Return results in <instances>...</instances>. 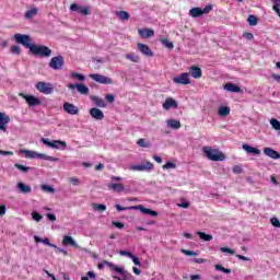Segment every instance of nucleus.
<instances>
[{
	"instance_id": "obj_48",
	"label": "nucleus",
	"mask_w": 280,
	"mask_h": 280,
	"mask_svg": "<svg viewBox=\"0 0 280 280\" xmlns=\"http://www.w3.org/2000/svg\"><path fill=\"white\" fill-rule=\"evenodd\" d=\"M43 191H47L48 194H56V189L49 185L42 186Z\"/></svg>"
},
{
	"instance_id": "obj_56",
	"label": "nucleus",
	"mask_w": 280,
	"mask_h": 280,
	"mask_svg": "<svg viewBox=\"0 0 280 280\" xmlns=\"http://www.w3.org/2000/svg\"><path fill=\"white\" fill-rule=\"evenodd\" d=\"M105 100L109 103L113 104L115 102V95L113 94H106Z\"/></svg>"
},
{
	"instance_id": "obj_35",
	"label": "nucleus",
	"mask_w": 280,
	"mask_h": 280,
	"mask_svg": "<svg viewBox=\"0 0 280 280\" xmlns=\"http://www.w3.org/2000/svg\"><path fill=\"white\" fill-rule=\"evenodd\" d=\"M21 152L23 154H25L26 159H37V156H38V152H36V151L22 150Z\"/></svg>"
},
{
	"instance_id": "obj_38",
	"label": "nucleus",
	"mask_w": 280,
	"mask_h": 280,
	"mask_svg": "<svg viewBox=\"0 0 280 280\" xmlns=\"http://www.w3.org/2000/svg\"><path fill=\"white\" fill-rule=\"evenodd\" d=\"M115 207L117 211H137L136 206L121 207V205H116Z\"/></svg>"
},
{
	"instance_id": "obj_52",
	"label": "nucleus",
	"mask_w": 280,
	"mask_h": 280,
	"mask_svg": "<svg viewBox=\"0 0 280 280\" xmlns=\"http://www.w3.org/2000/svg\"><path fill=\"white\" fill-rule=\"evenodd\" d=\"M95 273L93 271H88L86 276L82 277L81 280L95 279Z\"/></svg>"
},
{
	"instance_id": "obj_64",
	"label": "nucleus",
	"mask_w": 280,
	"mask_h": 280,
	"mask_svg": "<svg viewBox=\"0 0 280 280\" xmlns=\"http://www.w3.org/2000/svg\"><path fill=\"white\" fill-rule=\"evenodd\" d=\"M5 211H8L5 205L0 206V217L5 215Z\"/></svg>"
},
{
	"instance_id": "obj_51",
	"label": "nucleus",
	"mask_w": 280,
	"mask_h": 280,
	"mask_svg": "<svg viewBox=\"0 0 280 280\" xmlns=\"http://www.w3.org/2000/svg\"><path fill=\"white\" fill-rule=\"evenodd\" d=\"M270 222H271L272 226H276V229H280V221L277 217L271 218Z\"/></svg>"
},
{
	"instance_id": "obj_30",
	"label": "nucleus",
	"mask_w": 280,
	"mask_h": 280,
	"mask_svg": "<svg viewBox=\"0 0 280 280\" xmlns=\"http://www.w3.org/2000/svg\"><path fill=\"white\" fill-rule=\"evenodd\" d=\"M37 159H43L44 161H50L51 163H58L60 159L54 158L44 153H37Z\"/></svg>"
},
{
	"instance_id": "obj_6",
	"label": "nucleus",
	"mask_w": 280,
	"mask_h": 280,
	"mask_svg": "<svg viewBox=\"0 0 280 280\" xmlns=\"http://www.w3.org/2000/svg\"><path fill=\"white\" fill-rule=\"evenodd\" d=\"M35 89L44 95H51V93H54V84L45 81L37 82Z\"/></svg>"
},
{
	"instance_id": "obj_46",
	"label": "nucleus",
	"mask_w": 280,
	"mask_h": 280,
	"mask_svg": "<svg viewBox=\"0 0 280 280\" xmlns=\"http://www.w3.org/2000/svg\"><path fill=\"white\" fill-rule=\"evenodd\" d=\"M183 255H186L187 257H198V253L197 252H191L188 249H182Z\"/></svg>"
},
{
	"instance_id": "obj_7",
	"label": "nucleus",
	"mask_w": 280,
	"mask_h": 280,
	"mask_svg": "<svg viewBox=\"0 0 280 280\" xmlns=\"http://www.w3.org/2000/svg\"><path fill=\"white\" fill-rule=\"evenodd\" d=\"M49 67L50 69H54V71H62V67H65V57H62V55L52 57L49 61Z\"/></svg>"
},
{
	"instance_id": "obj_21",
	"label": "nucleus",
	"mask_w": 280,
	"mask_h": 280,
	"mask_svg": "<svg viewBox=\"0 0 280 280\" xmlns=\"http://www.w3.org/2000/svg\"><path fill=\"white\" fill-rule=\"evenodd\" d=\"M264 154L266 156H269V159H273V160H277V159H280V154L278 151H275V149L272 148H264Z\"/></svg>"
},
{
	"instance_id": "obj_8",
	"label": "nucleus",
	"mask_w": 280,
	"mask_h": 280,
	"mask_svg": "<svg viewBox=\"0 0 280 280\" xmlns=\"http://www.w3.org/2000/svg\"><path fill=\"white\" fill-rule=\"evenodd\" d=\"M130 170H132L133 172H152V170H154V164L148 161L141 164L131 165Z\"/></svg>"
},
{
	"instance_id": "obj_11",
	"label": "nucleus",
	"mask_w": 280,
	"mask_h": 280,
	"mask_svg": "<svg viewBox=\"0 0 280 280\" xmlns=\"http://www.w3.org/2000/svg\"><path fill=\"white\" fill-rule=\"evenodd\" d=\"M68 89H70L71 91H73V89H77L78 93H80L81 95H89L90 90L89 86L82 84V83H70L68 85Z\"/></svg>"
},
{
	"instance_id": "obj_60",
	"label": "nucleus",
	"mask_w": 280,
	"mask_h": 280,
	"mask_svg": "<svg viewBox=\"0 0 280 280\" xmlns=\"http://www.w3.org/2000/svg\"><path fill=\"white\" fill-rule=\"evenodd\" d=\"M243 37L246 38V40H253V38H255V35H253V33H244Z\"/></svg>"
},
{
	"instance_id": "obj_2",
	"label": "nucleus",
	"mask_w": 280,
	"mask_h": 280,
	"mask_svg": "<svg viewBox=\"0 0 280 280\" xmlns=\"http://www.w3.org/2000/svg\"><path fill=\"white\" fill-rule=\"evenodd\" d=\"M202 152L209 161H224V153L220 152L218 149H212L211 147H203Z\"/></svg>"
},
{
	"instance_id": "obj_43",
	"label": "nucleus",
	"mask_w": 280,
	"mask_h": 280,
	"mask_svg": "<svg viewBox=\"0 0 280 280\" xmlns=\"http://www.w3.org/2000/svg\"><path fill=\"white\" fill-rule=\"evenodd\" d=\"M247 22L249 23V25H252L253 27H255V25H257V23H258V19H257V16H255V15H249V16L247 18Z\"/></svg>"
},
{
	"instance_id": "obj_44",
	"label": "nucleus",
	"mask_w": 280,
	"mask_h": 280,
	"mask_svg": "<svg viewBox=\"0 0 280 280\" xmlns=\"http://www.w3.org/2000/svg\"><path fill=\"white\" fill-rule=\"evenodd\" d=\"M160 43H162L167 49H174V43L168 39H160Z\"/></svg>"
},
{
	"instance_id": "obj_15",
	"label": "nucleus",
	"mask_w": 280,
	"mask_h": 280,
	"mask_svg": "<svg viewBox=\"0 0 280 280\" xmlns=\"http://www.w3.org/2000/svg\"><path fill=\"white\" fill-rule=\"evenodd\" d=\"M22 97H24L25 102L28 104V106H40L42 102L40 98L34 96V95H24L22 94Z\"/></svg>"
},
{
	"instance_id": "obj_34",
	"label": "nucleus",
	"mask_w": 280,
	"mask_h": 280,
	"mask_svg": "<svg viewBox=\"0 0 280 280\" xmlns=\"http://www.w3.org/2000/svg\"><path fill=\"white\" fill-rule=\"evenodd\" d=\"M197 235L202 240V242H211V240H213V235L205 232H197Z\"/></svg>"
},
{
	"instance_id": "obj_19",
	"label": "nucleus",
	"mask_w": 280,
	"mask_h": 280,
	"mask_svg": "<svg viewBox=\"0 0 280 280\" xmlns=\"http://www.w3.org/2000/svg\"><path fill=\"white\" fill-rule=\"evenodd\" d=\"M163 108L164 110H170V108H178V102L172 97L166 98L163 103Z\"/></svg>"
},
{
	"instance_id": "obj_10",
	"label": "nucleus",
	"mask_w": 280,
	"mask_h": 280,
	"mask_svg": "<svg viewBox=\"0 0 280 280\" xmlns=\"http://www.w3.org/2000/svg\"><path fill=\"white\" fill-rule=\"evenodd\" d=\"M174 84H191V80L189 79V73L183 72L182 74L173 78Z\"/></svg>"
},
{
	"instance_id": "obj_28",
	"label": "nucleus",
	"mask_w": 280,
	"mask_h": 280,
	"mask_svg": "<svg viewBox=\"0 0 280 280\" xmlns=\"http://www.w3.org/2000/svg\"><path fill=\"white\" fill-rule=\"evenodd\" d=\"M243 150L247 152V154H256L259 155L261 154V151L255 147H250L249 144H243Z\"/></svg>"
},
{
	"instance_id": "obj_50",
	"label": "nucleus",
	"mask_w": 280,
	"mask_h": 280,
	"mask_svg": "<svg viewBox=\"0 0 280 280\" xmlns=\"http://www.w3.org/2000/svg\"><path fill=\"white\" fill-rule=\"evenodd\" d=\"M163 170H176V164L173 162H166L165 165H163Z\"/></svg>"
},
{
	"instance_id": "obj_5",
	"label": "nucleus",
	"mask_w": 280,
	"mask_h": 280,
	"mask_svg": "<svg viewBox=\"0 0 280 280\" xmlns=\"http://www.w3.org/2000/svg\"><path fill=\"white\" fill-rule=\"evenodd\" d=\"M42 143L51 148L52 150H65L67 148V142L62 140H49V138H42Z\"/></svg>"
},
{
	"instance_id": "obj_31",
	"label": "nucleus",
	"mask_w": 280,
	"mask_h": 280,
	"mask_svg": "<svg viewBox=\"0 0 280 280\" xmlns=\"http://www.w3.org/2000/svg\"><path fill=\"white\" fill-rule=\"evenodd\" d=\"M166 126L173 130H178L180 128V122L176 119L166 120Z\"/></svg>"
},
{
	"instance_id": "obj_12",
	"label": "nucleus",
	"mask_w": 280,
	"mask_h": 280,
	"mask_svg": "<svg viewBox=\"0 0 280 280\" xmlns=\"http://www.w3.org/2000/svg\"><path fill=\"white\" fill-rule=\"evenodd\" d=\"M136 211H140V213H143V215H151L152 218L159 217V212L143 207V205L136 206Z\"/></svg>"
},
{
	"instance_id": "obj_33",
	"label": "nucleus",
	"mask_w": 280,
	"mask_h": 280,
	"mask_svg": "<svg viewBox=\"0 0 280 280\" xmlns=\"http://www.w3.org/2000/svg\"><path fill=\"white\" fill-rule=\"evenodd\" d=\"M115 15L121 21L130 20V13H128L127 11H116Z\"/></svg>"
},
{
	"instance_id": "obj_40",
	"label": "nucleus",
	"mask_w": 280,
	"mask_h": 280,
	"mask_svg": "<svg viewBox=\"0 0 280 280\" xmlns=\"http://www.w3.org/2000/svg\"><path fill=\"white\" fill-rule=\"evenodd\" d=\"M137 144L139 145V148H152V144L150 142L145 141V139H143V138H140L137 141Z\"/></svg>"
},
{
	"instance_id": "obj_47",
	"label": "nucleus",
	"mask_w": 280,
	"mask_h": 280,
	"mask_svg": "<svg viewBox=\"0 0 280 280\" xmlns=\"http://www.w3.org/2000/svg\"><path fill=\"white\" fill-rule=\"evenodd\" d=\"M93 209H94L95 211H106V205L93 203Z\"/></svg>"
},
{
	"instance_id": "obj_1",
	"label": "nucleus",
	"mask_w": 280,
	"mask_h": 280,
	"mask_svg": "<svg viewBox=\"0 0 280 280\" xmlns=\"http://www.w3.org/2000/svg\"><path fill=\"white\" fill-rule=\"evenodd\" d=\"M105 266H108V268L112 269L114 272L121 275V277L113 276V279H115V280H133L135 279L132 273L128 272L122 267H118L117 265H115L110 261H107V260L100 262L97 268H98V270H104Z\"/></svg>"
},
{
	"instance_id": "obj_17",
	"label": "nucleus",
	"mask_w": 280,
	"mask_h": 280,
	"mask_svg": "<svg viewBox=\"0 0 280 280\" xmlns=\"http://www.w3.org/2000/svg\"><path fill=\"white\" fill-rule=\"evenodd\" d=\"M90 115L93 119H96V121H102V119H104V112L97 107L91 108Z\"/></svg>"
},
{
	"instance_id": "obj_9",
	"label": "nucleus",
	"mask_w": 280,
	"mask_h": 280,
	"mask_svg": "<svg viewBox=\"0 0 280 280\" xmlns=\"http://www.w3.org/2000/svg\"><path fill=\"white\" fill-rule=\"evenodd\" d=\"M90 78L91 80H94V82H97L98 84H113V79L104 74L92 73L90 74Z\"/></svg>"
},
{
	"instance_id": "obj_63",
	"label": "nucleus",
	"mask_w": 280,
	"mask_h": 280,
	"mask_svg": "<svg viewBox=\"0 0 280 280\" xmlns=\"http://www.w3.org/2000/svg\"><path fill=\"white\" fill-rule=\"evenodd\" d=\"M46 218H48V220L50 222H56V214H54V213H47Z\"/></svg>"
},
{
	"instance_id": "obj_39",
	"label": "nucleus",
	"mask_w": 280,
	"mask_h": 280,
	"mask_svg": "<svg viewBox=\"0 0 280 280\" xmlns=\"http://www.w3.org/2000/svg\"><path fill=\"white\" fill-rule=\"evenodd\" d=\"M70 78H73L74 80H79L80 82H84V80H86V77L84 74H80L78 72H71Z\"/></svg>"
},
{
	"instance_id": "obj_41",
	"label": "nucleus",
	"mask_w": 280,
	"mask_h": 280,
	"mask_svg": "<svg viewBox=\"0 0 280 280\" xmlns=\"http://www.w3.org/2000/svg\"><path fill=\"white\" fill-rule=\"evenodd\" d=\"M125 58H126L127 60H130L131 62H139V60H140L139 56H137V55H135V54H127V55L125 56Z\"/></svg>"
},
{
	"instance_id": "obj_61",
	"label": "nucleus",
	"mask_w": 280,
	"mask_h": 280,
	"mask_svg": "<svg viewBox=\"0 0 280 280\" xmlns=\"http://www.w3.org/2000/svg\"><path fill=\"white\" fill-rule=\"evenodd\" d=\"M112 224L113 226H116V229H124V223L119 221H113Z\"/></svg>"
},
{
	"instance_id": "obj_25",
	"label": "nucleus",
	"mask_w": 280,
	"mask_h": 280,
	"mask_svg": "<svg viewBox=\"0 0 280 280\" xmlns=\"http://www.w3.org/2000/svg\"><path fill=\"white\" fill-rule=\"evenodd\" d=\"M108 189L112 191H116L117 194H120V191H125L126 187L124 184H115V183H109L107 185Z\"/></svg>"
},
{
	"instance_id": "obj_45",
	"label": "nucleus",
	"mask_w": 280,
	"mask_h": 280,
	"mask_svg": "<svg viewBox=\"0 0 280 280\" xmlns=\"http://www.w3.org/2000/svg\"><path fill=\"white\" fill-rule=\"evenodd\" d=\"M214 268L220 272H224L225 275H231V269H226L222 267V265H215Z\"/></svg>"
},
{
	"instance_id": "obj_32",
	"label": "nucleus",
	"mask_w": 280,
	"mask_h": 280,
	"mask_svg": "<svg viewBox=\"0 0 280 280\" xmlns=\"http://www.w3.org/2000/svg\"><path fill=\"white\" fill-rule=\"evenodd\" d=\"M218 114L220 117H229V115H231V107L221 106L219 107Z\"/></svg>"
},
{
	"instance_id": "obj_23",
	"label": "nucleus",
	"mask_w": 280,
	"mask_h": 280,
	"mask_svg": "<svg viewBox=\"0 0 280 280\" xmlns=\"http://www.w3.org/2000/svg\"><path fill=\"white\" fill-rule=\"evenodd\" d=\"M189 73L191 78H195V80L202 78V69H200L198 66L190 67Z\"/></svg>"
},
{
	"instance_id": "obj_37",
	"label": "nucleus",
	"mask_w": 280,
	"mask_h": 280,
	"mask_svg": "<svg viewBox=\"0 0 280 280\" xmlns=\"http://www.w3.org/2000/svg\"><path fill=\"white\" fill-rule=\"evenodd\" d=\"M14 167H16V170H19L20 172H22V174H27L30 172V170H32V167L30 166H24L23 164H19L15 163Z\"/></svg>"
},
{
	"instance_id": "obj_42",
	"label": "nucleus",
	"mask_w": 280,
	"mask_h": 280,
	"mask_svg": "<svg viewBox=\"0 0 280 280\" xmlns=\"http://www.w3.org/2000/svg\"><path fill=\"white\" fill-rule=\"evenodd\" d=\"M79 12L83 16H89V14H91V8H89V7H80L79 8Z\"/></svg>"
},
{
	"instance_id": "obj_55",
	"label": "nucleus",
	"mask_w": 280,
	"mask_h": 280,
	"mask_svg": "<svg viewBox=\"0 0 280 280\" xmlns=\"http://www.w3.org/2000/svg\"><path fill=\"white\" fill-rule=\"evenodd\" d=\"M133 261L135 266H141V260H139V258L137 256H135L133 254L131 255V257L129 258Z\"/></svg>"
},
{
	"instance_id": "obj_22",
	"label": "nucleus",
	"mask_w": 280,
	"mask_h": 280,
	"mask_svg": "<svg viewBox=\"0 0 280 280\" xmlns=\"http://www.w3.org/2000/svg\"><path fill=\"white\" fill-rule=\"evenodd\" d=\"M16 189L20 194H32V186L26 185L23 182L16 184Z\"/></svg>"
},
{
	"instance_id": "obj_4",
	"label": "nucleus",
	"mask_w": 280,
	"mask_h": 280,
	"mask_svg": "<svg viewBox=\"0 0 280 280\" xmlns=\"http://www.w3.org/2000/svg\"><path fill=\"white\" fill-rule=\"evenodd\" d=\"M14 40L18 43V45H23L26 49H32L34 44H32V36L16 33L14 35Z\"/></svg>"
},
{
	"instance_id": "obj_18",
	"label": "nucleus",
	"mask_w": 280,
	"mask_h": 280,
	"mask_svg": "<svg viewBox=\"0 0 280 280\" xmlns=\"http://www.w3.org/2000/svg\"><path fill=\"white\" fill-rule=\"evenodd\" d=\"M138 49L143 56H148L149 58H152L154 56V52H152V49L145 44L139 43L138 44Z\"/></svg>"
},
{
	"instance_id": "obj_27",
	"label": "nucleus",
	"mask_w": 280,
	"mask_h": 280,
	"mask_svg": "<svg viewBox=\"0 0 280 280\" xmlns=\"http://www.w3.org/2000/svg\"><path fill=\"white\" fill-rule=\"evenodd\" d=\"M92 102H94L95 106L98 108H106L107 104L106 101L100 98V96H91Z\"/></svg>"
},
{
	"instance_id": "obj_53",
	"label": "nucleus",
	"mask_w": 280,
	"mask_h": 280,
	"mask_svg": "<svg viewBox=\"0 0 280 280\" xmlns=\"http://www.w3.org/2000/svg\"><path fill=\"white\" fill-rule=\"evenodd\" d=\"M11 54H14L15 56H21V47L12 46L11 47Z\"/></svg>"
},
{
	"instance_id": "obj_36",
	"label": "nucleus",
	"mask_w": 280,
	"mask_h": 280,
	"mask_svg": "<svg viewBox=\"0 0 280 280\" xmlns=\"http://www.w3.org/2000/svg\"><path fill=\"white\" fill-rule=\"evenodd\" d=\"M36 14H38V9L33 8L31 10L26 11L24 16H25V19L30 20V19H34V16H36Z\"/></svg>"
},
{
	"instance_id": "obj_13",
	"label": "nucleus",
	"mask_w": 280,
	"mask_h": 280,
	"mask_svg": "<svg viewBox=\"0 0 280 280\" xmlns=\"http://www.w3.org/2000/svg\"><path fill=\"white\" fill-rule=\"evenodd\" d=\"M136 211H140V213H143V215H151L152 218L159 217V212L143 207V205L136 206Z\"/></svg>"
},
{
	"instance_id": "obj_26",
	"label": "nucleus",
	"mask_w": 280,
	"mask_h": 280,
	"mask_svg": "<svg viewBox=\"0 0 280 280\" xmlns=\"http://www.w3.org/2000/svg\"><path fill=\"white\" fill-rule=\"evenodd\" d=\"M138 32L142 38H152L154 36V30L151 28H141Z\"/></svg>"
},
{
	"instance_id": "obj_58",
	"label": "nucleus",
	"mask_w": 280,
	"mask_h": 280,
	"mask_svg": "<svg viewBox=\"0 0 280 280\" xmlns=\"http://www.w3.org/2000/svg\"><path fill=\"white\" fill-rule=\"evenodd\" d=\"M119 255H121L122 257H129V259L132 257V253L128 250H120Z\"/></svg>"
},
{
	"instance_id": "obj_20",
	"label": "nucleus",
	"mask_w": 280,
	"mask_h": 280,
	"mask_svg": "<svg viewBox=\"0 0 280 280\" xmlns=\"http://www.w3.org/2000/svg\"><path fill=\"white\" fill-rule=\"evenodd\" d=\"M63 246H73V248H80V245L73 240V236L66 235L62 240Z\"/></svg>"
},
{
	"instance_id": "obj_59",
	"label": "nucleus",
	"mask_w": 280,
	"mask_h": 280,
	"mask_svg": "<svg viewBox=\"0 0 280 280\" xmlns=\"http://www.w3.org/2000/svg\"><path fill=\"white\" fill-rule=\"evenodd\" d=\"M80 5H78L77 3H72L71 5H70V10H71V12H80Z\"/></svg>"
},
{
	"instance_id": "obj_3",
	"label": "nucleus",
	"mask_w": 280,
	"mask_h": 280,
	"mask_svg": "<svg viewBox=\"0 0 280 280\" xmlns=\"http://www.w3.org/2000/svg\"><path fill=\"white\" fill-rule=\"evenodd\" d=\"M30 51L34 55V56H40V58H49V56H51V50L49 47L45 46V45H36L33 44V46H31Z\"/></svg>"
},
{
	"instance_id": "obj_57",
	"label": "nucleus",
	"mask_w": 280,
	"mask_h": 280,
	"mask_svg": "<svg viewBox=\"0 0 280 280\" xmlns=\"http://www.w3.org/2000/svg\"><path fill=\"white\" fill-rule=\"evenodd\" d=\"M221 253H229L230 255H235V250L229 247H221Z\"/></svg>"
},
{
	"instance_id": "obj_24",
	"label": "nucleus",
	"mask_w": 280,
	"mask_h": 280,
	"mask_svg": "<svg viewBox=\"0 0 280 280\" xmlns=\"http://www.w3.org/2000/svg\"><path fill=\"white\" fill-rule=\"evenodd\" d=\"M224 90L228 91L229 93H242V88H240L235 83H226L224 85Z\"/></svg>"
},
{
	"instance_id": "obj_29",
	"label": "nucleus",
	"mask_w": 280,
	"mask_h": 280,
	"mask_svg": "<svg viewBox=\"0 0 280 280\" xmlns=\"http://www.w3.org/2000/svg\"><path fill=\"white\" fill-rule=\"evenodd\" d=\"M189 14L192 16V19H198V16H202V8L196 7L189 10Z\"/></svg>"
},
{
	"instance_id": "obj_62",
	"label": "nucleus",
	"mask_w": 280,
	"mask_h": 280,
	"mask_svg": "<svg viewBox=\"0 0 280 280\" xmlns=\"http://www.w3.org/2000/svg\"><path fill=\"white\" fill-rule=\"evenodd\" d=\"M69 180L70 183H72V185H74V187H78V185H80V179L78 178L70 177Z\"/></svg>"
},
{
	"instance_id": "obj_14",
	"label": "nucleus",
	"mask_w": 280,
	"mask_h": 280,
	"mask_svg": "<svg viewBox=\"0 0 280 280\" xmlns=\"http://www.w3.org/2000/svg\"><path fill=\"white\" fill-rule=\"evenodd\" d=\"M10 121V116L5 113L0 112V130L1 132H8V122Z\"/></svg>"
},
{
	"instance_id": "obj_16",
	"label": "nucleus",
	"mask_w": 280,
	"mask_h": 280,
	"mask_svg": "<svg viewBox=\"0 0 280 280\" xmlns=\"http://www.w3.org/2000/svg\"><path fill=\"white\" fill-rule=\"evenodd\" d=\"M63 110L68 113V115H78V113H80V109L78 108V106L71 103H65Z\"/></svg>"
},
{
	"instance_id": "obj_54",
	"label": "nucleus",
	"mask_w": 280,
	"mask_h": 280,
	"mask_svg": "<svg viewBox=\"0 0 280 280\" xmlns=\"http://www.w3.org/2000/svg\"><path fill=\"white\" fill-rule=\"evenodd\" d=\"M211 10H213V5L208 4L203 9H201V12H202V14H209V12H211Z\"/></svg>"
},
{
	"instance_id": "obj_49",
	"label": "nucleus",
	"mask_w": 280,
	"mask_h": 280,
	"mask_svg": "<svg viewBox=\"0 0 280 280\" xmlns=\"http://www.w3.org/2000/svg\"><path fill=\"white\" fill-rule=\"evenodd\" d=\"M32 218L35 222H40V220H43V215L36 211L32 212Z\"/></svg>"
}]
</instances>
